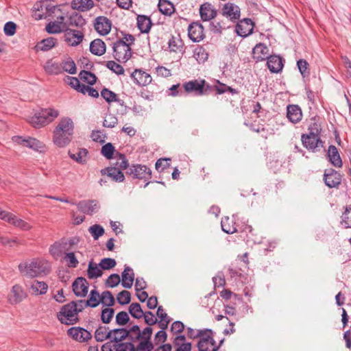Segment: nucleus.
<instances>
[{"label": "nucleus", "mask_w": 351, "mask_h": 351, "mask_svg": "<svg viewBox=\"0 0 351 351\" xmlns=\"http://www.w3.org/2000/svg\"><path fill=\"white\" fill-rule=\"evenodd\" d=\"M56 44V39L53 38H48L46 39H43L40 43H38L36 47L38 49L41 51H48L53 48Z\"/></svg>", "instance_id": "nucleus-48"}, {"label": "nucleus", "mask_w": 351, "mask_h": 351, "mask_svg": "<svg viewBox=\"0 0 351 351\" xmlns=\"http://www.w3.org/2000/svg\"><path fill=\"white\" fill-rule=\"evenodd\" d=\"M19 269L23 276L33 278L49 274L51 264L44 258H36L20 263Z\"/></svg>", "instance_id": "nucleus-3"}, {"label": "nucleus", "mask_w": 351, "mask_h": 351, "mask_svg": "<svg viewBox=\"0 0 351 351\" xmlns=\"http://www.w3.org/2000/svg\"><path fill=\"white\" fill-rule=\"evenodd\" d=\"M223 231L228 234H233L237 232V227L234 220L232 217H225L221 221Z\"/></svg>", "instance_id": "nucleus-36"}, {"label": "nucleus", "mask_w": 351, "mask_h": 351, "mask_svg": "<svg viewBox=\"0 0 351 351\" xmlns=\"http://www.w3.org/2000/svg\"><path fill=\"white\" fill-rule=\"evenodd\" d=\"M328 157L330 162L337 167L342 166V161L337 151V149L334 145H330L328 147Z\"/></svg>", "instance_id": "nucleus-40"}, {"label": "nucleus", "mask_w": 351, "mask_h": 351, "mask_svg": "<svg viewBox=\"0 0 351 351\" xmlns=\"http://www.w3.org/2000/svg\"><path fill=\"white\" fill-rule=\"evenodd\" d=\"M12 140L15 143L40 152H43L46 147L43 142L32 137L25 138L21 136H14L12 137Z\"/></svg>", "instance_id": "nucleus-7"}, {"label": "nucleus", "mask_w": 351, "mask_h": 351, "mask_svg": "<svg viewBox=\"0 0 351 351\" xmlns=\"http://www.w3.org/2000/svg\"><path fill=\"white\" fill-rule=\"evenodd\" d=\"M6 221L9 222L10 223H12L15 227H17L23 230H29L32 228V226L30 224H29L27 221H25L21 219L17 218L15 215H14L12 213L10 214Z\"/></svg>", "instance_id": "nucleus-37"}, {"label": "nucleus", "mask_w": 351, "mask_h": 351, "mask_svg": "<svg viewBox=\"0 0 351 351\" xmlns=\"http://www.w3.org/2000/svg\"><path fill=\"white\" fill-rule=\"evenodd\" d=\"M89 283L86 278L79 277L73 283V291L78 297H85L88 293Z\"/></svg>", "instance_id": "nucleus-18"}, {"label": "nucleus", "mask_w": 351, "mask_h": 351, "mask_svg": "<svg viewBox=\"0 0 351 351\" xmlns=\"http://www.w3.org/2000/svg\"><path fill=\"white\" fill-rule=\"evenodd\" d=\"M103 274V271L101 268L99 266V264L94 263L93 261H90L88 263V269H87V275L88 278L95 279L101 276Z\"/></svg>", "instance_id": "nucleus-38"}, {"label": "nucleus", "mask_w": 351, "mask_h": 351, "mask_svg": "<svg viewBox=\"0 0 351 351\" xmlns=\"http://www.w3.org/2000/svg\"><path fill=\"white\" fill-rule=\"evenodd\" d=\"M27 297V293L23 287L19 285L12 287L8 294V301L12 304H16L23 301Z\"/></svg>", "instance_id": "nucleus-17"}, {"label": "nucleus", "mask_w": 351, "mask_h": 351, "mask_svg": "<svg viewBox=\"0 0 351 351\" xmlns=\"http://www.w3.org/2000/svg\"><path fill=\"white\" fill-rule=\"evenodd\" d=\"M74 123L69 117H62L53 131L52 141L58 147H66L72 141Z\"/></svg>", "instance_id": "nucleus-2"}, {"label": "nucleus", "mask_w": 351, "mask_h": 351, "mask_svg": "<svg viewBox=\"0 0 351 351\" xmlns=\"http://www.w3.org/2000/svg\"><path fill=\"white\" fill-rule=\"evenodd\" d=\"M101 295L99 293V292L95 290H91L90 292L89 298L87 300H82L83 304V308L84 309L87 307H97L101 302Z\"/></svg>", "instance_id": "nucleus-30"}, {"label": "nucleus", "mask_w": 351, "mask_h": 351, "mask_svg": "<svg viewBox=\"0 0 351 351\" xmlns=\"http://www.w3.org/2000/svg\"><path fill=\"white\" fill-rule=\"evenodd\" d=\"M222 14L231 21H235L240 17V8L234 3H227L222 9Z\"/></svg>", "instance_id": "nucleus-22"}, {"label": "nucleus", "mask_w": 351, "mask_h": 351, "mask_svg": "<svg viewBox=\"0 0 351 351\" xmlns=\"http://www.w3.org/2000/svg\"><path fill=\"white\" fill-rule=\"evenodd\" d=\"M84 33L80 30L67 29L64 34V40L71 47L79 45L84 40Z\"/></svg>", "instance_id": "nucleus-8"}, {"label": "nucleus", "mask_w": 351, "mask_h": 351, "mask_svg": "<svg viewBox=\"0 0 351 351\" xmlns=\"http://www.w3.org/2000/svg\"><path fill=\"white\" fill-rule=\"evenodd\" d=\"M115 152L114 147L111 143H108L101 147V153L107 159H111Z\"/></svg>", "instance_id": "nucleus-54"}, {"label": "nucleus", "mask_w": 351, "mask_h": 351, "mask_svg": "<svg viewBox=\"0 0 351 351\" xmlns=\"http://www.w3.org/2000/svg\"><path fill=\"white\" fill-rule=\"evenodd\" d=\"M253 30V23L249 19L240 21L236 26V32L238 35L245 37L250 34Z\"/></svg>", "instance_id": "nucleus-21"}, {"label": "nucleus", "mask_w": 351, "mask_h": 351, "mask_svg": "<svg viewBox=\"0 0 351 351\" xmlns=\"http://www.w3.org/2000/svg\"><path fill=\"white\" fill-rule=\"evenodd\" d=\"M158 6L160 12L165 15L169 16L175 12L173 3L167 0H160Z\"/></svg>", "instance_id": "nucleus-44"}, {"label": "nucleus", "mask_w": 351, "mask_h": 351, "mask_svg": "<svg viewBox=\"0 0 351 351\" xmlns=\"http://www.w3.org/2000/svg\"><path fill=\"white\" fill-rule=\"evenodd\" d=\"M100 172L102 176H107L114 182H123L125 178V176L121 171L119 168L114 167L103 169Z\"/></svg>", "instance_id": "nucleus-23"}, {"label": "nucleus", "mask_w": 351, "mask_h": 351, "mask_svg": "<svg viewBox=\"0 0 351 351\" xmlns=\"http://www.w3.org/2000/svg\"><path fill=\"white\" fill-rule=\"evenodd\" d=\"M127 332L128 333L129 337L132 341H139L143 338V331L140 330V328L138 326H132L130 330H127Z\"/></svg>", "instance_id": "nucleus-50"}, {"label": "nucleus", "mask_w": 351, "mask_h": 351, "mask_svg": "<svg viewBox=\"0 0 351 351\" xmlns=\"http://www.w3.org/2000/svg\"><path fill=\"white\" fill-rule=\"evenodd\" d=\"M169 48L171 51L177 52L181 50V41L174 37H171L169 40Z\"/></svg>", "instance_id": "nucleus-63"}, {"label": "nucleus", "mask_w": 351, "mask_h": 351, "mask_svg": "<svg viewBox=\"0 0 351 351\" xmlns=\"http://www.w3.org/2000/svg\"><path fill=\"white\" fill-rule=\"evenodd\" d=\"M129 313L136 319H140L144 315V312L138 303H132L129 306Z\"/></svg>", "instance_id": "nucleus-49"}, {"label": "nucleus", "mask_w": 351, "mask_h": 351, "mask_svg": "<svg viewBox=\"0 0 351 351\" xmlns=\"http://www.w3.org/2000/svg\"><path fill=\"white\" fill-rule=\"evenodd\" d=\"M341 217V223L344 227L346 228H351V208H346Z\"/></svg>", "instance_id": "nucleus-62"}, {"label": "nucleus", "mask_w": 351, "mask_h": 351, "mask_svg": "<svg viewBox=\"0 0 351 351\" xmlns=\"http://www.w3.org/2000/svg\"><path fill=\"white\" fill-rule=\"evenodd\" d=\"M130 320V317L125 311H121L116 315L115 321L119 326L125 325Z\"/></svg>", "instance_id": "nucleus-60"}, {"label": "nucleus", "mask_w": 351, "mask_h": 351, "mask_svg": "<svg viewBox=\"0 0 351 351\" xmlns=\"http://www.w3.org/2000/svg\"><path fill=\"white\" fill-rule=\"evenodd\" d=\"M302 145L308 149L314 150L322 143L320 137L302 134L301 137Z\"/></svg>", "instance_id": "nucleus-27"}, {"label": "nucleus", "mask_w": 351, "mask_h": 351, "mask_svg": "<svg viewBox=\"0 0 351 351\" xmlns=\"http://www.w3.org/2000/svg\"><path fill=\"white\" fill-rule=\"evenodd\" d=\"M88 151L86 149H79L76 153H69L70 157L80 164L86 162Z\"/></svg>", "instance_id": "nucleus-46"}, {"label": "nucleus", "mask_w": 351, "mask_h": 351, "mask_svg": "<svg viewBox=\"0 0 351 351\" xmlns=\"http://www.w3.org/2000/svg\"><path fill=\"white\" fill-rule=\"evenodd\" d=\"M101 269H110L116 266V261L111 258H105L101 260L99 263Z\"/></svg>", "instance_id": "nucleus-58"}, {"label": "nucleus", "mask_w": 351, "mask_h": 351, "mask_svg": "<svg viewBox=\"0 0 351 351\" xmlns=\"http://www.w3.org/2000/svg\"><path fill=\"white\" fill-rule=\"evenodd\" d=\"M152 334V328L151 327H146L143 330V338L138 341V344L135 346L134 350L136 351H151L153 349V345L151 343L150 337Z\"/></svg>", "instance_id": "nucleus-11"}, {"label": "nucleus", "mask_w": 351, "mask_h": 351, "mask_svg": "<svg viewBox=\"0 0 351 351\" xmlns=\"http://www.w3.org/2000/svg\"><path fill=\"white\" fill-rule=\"evenodd\" d=\"M199 14L204 21H208L216 16L217 12L210 3H205L200 6Z\"/></svg>", "instance_id": "nucleus-26"}, {"label": "nucleus", "mask_w": 351, "mask_h": 351, "mask_svg": "<svg viewBox=\"0 0 351 351\" xmlns=\"http://www.w3.org/2000/svg\"><path fill=\"white\" fill-rule=\"evenodd\" d=\"M302 117V110L297 105H290L287 107V118L293 123L299 122Z\"/></svg>", "instance_id": "nucleus-31"}, {"label": "nucleus", "mask_w": 351, "mask_h": 351, "mask_svg": "<svg viewBox=\"0 0 351 351\" xmlns=\"http://www.w3.org/2000/svg\"><path fill=\"white\" fill-rule=\"evenodd\" d=\"M79 77L82 81L90 85L94 84L97 80L95 74L87 71H82L79 74Z\"/></svg>", "instance_id": "nucleus-51"}, {"label": "nucleus", "mask_w": 351, "mask_h": 351, "mask_svg": "<svg viewBox=\"0 0 351 351\" xmlns=\"http://www.w3.org/2000/svg\"><path fill=\"white\" fill-rule=\"evenodd\" d=\"M34 14L36 19H42L53 14L56 20L49 23L46 30L51 34H58L67 29L66 23V10L64 7L56 6L51 1H45L36 5Z\"/></svg>", "instance_id": "nucleus-1"}, {"label": "nucleus", "mask_w": 351, "mask_h": 351, "mask_svg": "<svg viewBox=\"0 0 351 351\" xmlns=\"http://www.w3.org/2000/svg\"><path fill=\"white\" fill-rule=\"evenodd\" d=\"M114 314V310L110 307H106L101 311V319L104 324H109Z\"/></svg>", "instance_id": "nucleus-52"}, {"label": "nucleus", "mask_w": 351, "mask_h": 351, "mask_svg": "<svg viewBox=\"0 0 351 351\" xmlns=\"http://www.w3.org/2000/svg\"><path fill=\"white\" fill-rule=\"evenodd\" d=\"M30 289L32 294L43 295L47 293L48 285L43 281L34 280L31 285Z\"/></svg>", "instance_id": "nucleus-41"}, {"label": "nucleus", "mask_w": 351, "mask_h": 351, "mask_svg": "<svg viewBox=\"0 0 351 351\" xmlns=\"http://www.w3.org/2000/svg\"><path fill=\"white\" fill-rule=\"evenodd\" d=\"M211 332H208L202 335L198 342V348L199 351H217L219 345L215 341L210 335Z\"/></svg>", "instance_id": "nucleus-9"}, {"label": "nucleus", "mask_w": 351, "mask_h": 351, "mask_svg": "<svg viewBox=\"0 0 351 351\" xmlns=\"http://www.w3.org/2000/svg\"><path fill=\"white\" fill-rule=\"evenodd\" d=\"M128 336L127 330L124 328H117L110 330V340H112L114 343H117Z\"/></svg>", "instance_id": "nucleus-39"}, {"label": "nucleus", "mask_w": 351, "mask_h": 351, "mask_svg": "<svg viewBox=\"0 0 351 351\" xmlns=\"http://www.w3.org/2000/svg\"><path fill=\"white\" fill-rule=\"evenodd\" d=\"M106 66L119 75L123 74L124 72L123 68L120 64L112 60L107 62Z\"/></svg>", "instance_id": "nucleus-64"}, {"label": "nucleus", "mask_w": 351, "mask_h": 351, "mask_svg": "<svg viewBox=\"0 0 351 351\" xmlns=\"http://www.w3.org/2000/svg\"><path fill=\"white\" fill-rule=\"evenodd\" d=\"M267 64L268 69L272 73H278L283 66L282 59L278 56H269L267 59Z\"/></svg>", "instance_id": "nucleus-29"}, {"label": "nucleus", "mask_w": 351, "mask_h": 351, "mask_svg": "<svg viewBox=\"0 0 351 351\" xmlns=\"http://www.w3.org/2000/svg\"><path fill=\"white\" fill-rule=\"evenodd\" d=\"M101 95L102 97L108 103L116 101L117 100V95L107 88H104L101 92Z\"/></svg>", "instance_id": "nucleus-61"}, {"label": "nucleus", "mask_w": 351, "mask_h": 351, "mask_svg": "<svg viewBox=\"0 0 351 351\" xmlns=\"http://www.w3.org/2000/svg\"><path fill=\"white\" fill-rule=\"evenodd\" d=\"M106 44L101 39H95L90 44V51L96 56H101L106 52Z\"/></svg>", "instance_id": "nucleus-34"}, {"label": "nucleus", "mask_w": 351, "mask_h": 351, "mask_svg": "<svg viewBox=\"0 0 351 351\" xmlns=\"http://www.w3.org/2000/svg\"><path fill=\"white\" fill-rule=\"evenodd\" d=\"M111 21L106 16H100L95 19V29L101 35L108 34L111 29Z\"/></svg>", "instance_id": "nucleus-15"}, {"label": "nucleus", "mask_w": 351, "mask_h": 351, "mask_svg": "<svg viewBox=\"0 0 351 351\" xmlns=\"http://www.w3.org/2000/svg\"><path fill=\"white\" fill-rule=\"evenodd\" d=\"M308 135H311L312 136L320 137V125L317 123L316 121H315V120H311V122L308 125Z\"/></svg>", "instance_id": "nucleus-55"}, {"label": "nucleus", "mask_w": 351, "mask_h": 351, "mask_svg": "<svg viewBox=\"0 0 351 351\" xmlns=\"http://www.w3.org/2000/svg\"><path fill=\"white\" fill-rule=\"evenodd\" d=\"M134 279V274L130 267H125L122 273V286L125 288L130 289L132 287Z\"/></svg>", "instance_id": "nucleus-32"}, {"label": "nucleus", "mask_w": 351, "mask_h": 351, "mask_svg": "<svg viewBox=\"0 0 351 351\" xmlns=\"http://www.w3.org/2000/svg\"><path fill=\"white\" fill-rule=\"evenodd\" d=\"M152 25V23L149 17L145 15L137 16V26L142 33H148Z\"/></svg>", "instance_id": "nucleus-35"}, {"label": "nucleus", "mask_w": 351, "mask_h": 351, "mask_svg": "<svg viewBox=\"0 0 351 351\" xmlns=\"http://www.w3.org/2000/svg\"><path fill=\"white\" fill-rule=\"evenodd\" d=\"M66 23L67 29H70L69 27H81L86 24L84 19L78 13L72 12L69 13L66 12Z\"/></svg>", "instance_id": "nucleus-20"}, {"label": "nucleus", "mask_w": 351, "mask_h": 351, "mask_svg": "<svg viewBox=\"0 0 351 351\" xmlns=\"http://www.w3.org/2000/svg\"><path fill=\"white\" fill-rule=\"evenodd\" d=\"M62 71H64L70 74L76 73V66L74 61L69 57L64 59L60 64Z\"/></svg>", "instance_id": "nucleus-45"}, {"label": "nucleus", "mask_w": 351, "mask_h": 351, "mask_svg": "<svg viewBox=\"0 0 351 351\" xmlns=\"http://www.w3.org/2000/svg\"><path fill=\"white\" fill-rule=\"evenodd\" d=\"M342 176L337 171L330 169L325 171L324 180L329 188H336L341 182Z\"/></svg>", "instance_id": "nucleus-13"}, {"label": "nucleus", "mask_w": 351, "mask_h": 351, "mask_svg": "<svg viewBox=\"0 0 351 351\" xmlns=\"http://www.w3.org/2000/svg\"><path fill=\"white\" fill-rule=\"evenodd\" d=\"M128 173L132 176L133 178L141 179L148 180L152 177V171L145 165H136L132 166L129 169Z\"/></svg>", "instance_id": "nucleus-10"}, {"label": "nucleus", "mask_w": 351, "mask_h": 351, "mask_svg": "<svg viewBox=\"0 0 351 351\" xmlns=\"http://www.w3.org/2000/svg\"><path fill=\"white\" fill-rule=\"evenodd\" d=\"M269 49L262 43L257 44L253 49L252 58L256 62L263 61L269 58Z\"/></svg>", "instance_id": "nucleus-24"}, {"label": "nucleus", "mask_w": 351, "mask_h": 351, "mask_svg": "<svg viewBox=\"0 0 351 351\" xmlns=\"http://www.w3.org/2000/svg\"><path fill=\"white\" fill-rule=\"evenodd\" d=\"M66 245L65 242H56L50 246L49 253L56 260L63 258L67 251Z\"/></svg>", "instance_id": "nucleus-25"}, {"label": "nucleus", "mask_w": 351, "mask_h": 351, "mask_svg": "<svg viewBox=\"0 0 351 351\" xmlns=\"http://www.w3.org/2000/svg\"><path fill=\"white\" fill-rule=\"evenodd\" d=\"M131 77L134 83L141 86L149 84L152 80V76L141 69H135L132 73Z\"/></svg>", "instance_id": "nucleus-19"}, {"label": "nucleus", "mask_w": 351, "mask_h": 351, "mask_svg": "<svg viewBox=\"0 0 351 351\" xmlns=\"http://www.w3.org/2000/svg\"><path fill=\"white\" fill-rule=\"evenodd\" d=\"M82 300L71 302L64 305L57 314L58 320L64 324H73L78 320V313L84 310Z\"/></svg>", "instance_id": "nucleus-5"}, {"label": "nucleus", "mask_w": 351, "mask_h": 351, "mask_svg": "<svg viewBox=\"0 0 351 351\" xmlns=\"http://www.w3.org/2000/svg\"><path fill=\"white\" fill-rule=\"evenodd\" d=\"M118 123L117 117L113 114H108L106 116L103 125L106 128H114Z\"/></svg>", "instance_id": "nucleus-59"}, {"label": "nucleus", "mask_w": 351, "mask_h": 351, "mask_svg": "<svg viewBox=\"0 0 351 351\" xmlns=\"http://www.w3.org/2000/svg\"><path fill=\"white\" fill-rule=\"evenodd\" d=\"M89 232L97 240L104 233V229L99 225H93L88 228Z\"/></svg>", "instance_id": "nucleus-56"}, {"label": "nucleus", "mask_w": 351, "mask_h": 351, "mask_svg": "<svg viewBox=\"0 0 351 351\" xmlns=\"http://www.w3.org/2000/svg\"><path fill=\"white\" fill-rule=\"evenodd\" d=\"M63 261L69 267H76L79 263L75 254L73 252H66L63 256Z\"/></svg>", "instance_id": "nucleus-53"}, {"label": "nucleus", "mask_w": 351, "mask_h": 351, "mask_svg": "<svg viewBox=\"0 0 351 351\" xmlns=\"http://www.w3.org/2000/svg\"><path fill=\"white\" fill-rule=\"evenodd\" d=\"M206 82L204 80H195L185 82L183 87L188 93H195L197 95H203L205 94L204 87Z\"/></svg>", "instance_id": "nucleus-14"}, {"label": "nucleus", "mask_w": 351, "mask_h": 351, "mask_svg": "<svg viewBox=\"0 0 351 351\" xmlns=\"http://www.w3.org/2000/svg\"><path fill=\"white\" fill-rule=\"evenodd\" d=\"M45 71L49 75H57L62 72L60 64L50 60L44 66Z\"/></svg>", "instance_id": "nucleus-42"}, {"label": "nucleus", "mask_w": 351, "mask_h": 351, "mask_svg": "<svg viewBox=\"0 0 351 351\" xmlns=\"http://www.w3.org/2000/svg\"><path fill=\"white\" fill-rule=\"evenodd\" d=\"M117 300L121 305L129 304L131 300L130 293L128 291H122L117 295Z\"/></svg>", "instance_id": "nucleus-57"}, {"label": "nucleus", "mask_w": 351, "mask_h": 351, "mask_svg": "<svg viewBox=\"0 0 351 351\" xmlns=\"http://www.w3.org/2000/svg\"><path fill=\"white\" fill-rule=\"evenodd\" d=\"M110 330L105 326H99L95 330V338L97 341L110 339Z\"/></svg>", "instance_id": "nucleus-43"}, {"label": "nucleus", "mask_w": 351, "mask_h": 351, "mask_svg": "<svg viewBox=\"0 0 351 351\" xmlns=\"http://www.w3.org/2000/svg\"><path fill=\"white\" fill-rule=\"evenodd\" d=\"M95 5L93 0H73V8L81 12H86L91 10Z\"/></svg>", "instance_id": "nucleus-33"}, {"label": "nucleus", "mask_w": 351, "mask_h": 351, "mask_svg": "<svg viewBox=\"0 0 351 351\" xmlns=\"http://www.w3.org/2000/svg\"><path fill=\"white\" fill-rule=\"evenodd\" d=\"M67 334L74 340L80 343L86 342L92 337V335L89 331L80 327L71 328L68 330Z\"/></svg>", "instance_id": "nucleus-12"}, {"label": "nucleus", "mask_w": 351, "mask_h": 351, "mask_svg": "<svg viewBox=\"0 0 351 351\" xmlns=\"http://www.w3.org/2000/svg\"><path fill=\"white\" fill-rule=\"evenodd\" d=\"M135 38L131 34H125L113 43V56L120 62H126L132 57L131 46Z\"/></svg>", "instance_id": "nucleus-4"}, {"label": "nucleus", "mask_w": 351, "mask_h": 351, "mask_svg": "<svg viewBox=\"0 0 351 351\" xmlns=\"http://www.w3.org/2000/svg\"><path fill=\"white\" fill-rule=\"evenodd\" d=\"M59 115V111L54 108H45L34 113L29 118V123L35 128H40L51 123Z\"/></svg>", "instance_id": "nucleus-6"}, {"label": "nucleus", "mask_w": 351, "mask_h": 351, "mask_svg": "<svg viewBox=\"0 0 351 351\" xmlns=\"http://www.w3.org/2000/svg\"><path fill=\"white\" fill-rule=\"evenodd\" d=\"M77 206L82 213L92 214L97 210L98 203L95 200H85L80 202Z\"/></svg>", "instance_id": "nucleus-28"}, {"label": "nucleus", "mask_w": 351, "mask_h": 351, "mask_svg": "<svg viewBox=\"0 0 351 351\" xmlns=\"http://www.w3.org/2000/svg\"><path fill=\"white\" fill-rule=\"evenodd\" d=\"M188 34L193 42L201 41L205 36L202 25L198 22L192 23L189 26Z\"/></svg>", "instance_id": "nucleus-16"}, {"label": "nucleus", "mask_w": 351, "mask_h": 351, "mask_svg": "<svg viewBox=\"0 0 351 351\" xmlns=\"http://www.w3.org/2000/svg\"><path fill=\"white\" fill-rule=\"evenodd\" d=\"M101 302L104 306L106 307L112 306L115 303L114 298L112 293L109 291H104L101 294Z\"/></svg>", "instance_id": "nucleus-47"}]
</instances>
